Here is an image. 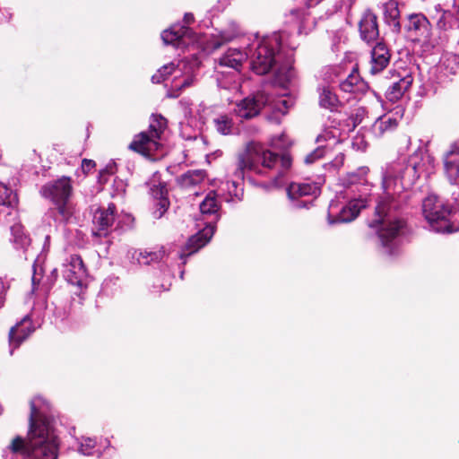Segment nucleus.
I'll return each mask as SVG.
<instances>
[{"label":"nucleus","mask_w":459,"mask_h":459,"mask_svg":"<svg viewBox=\"0 0 459 459\" xmlns=\"http://www.w3.org/2000/svg\"><path fill=\"white\" fill-rule=\"evenodd\" d=\"M408 37L413 40L422 43L427 48L434 47L431 42V25L428 18L422 13H411L408 15L403 24Z\"/></svg>","instance_id":"f8f14e48"},{"label":"nucleus","mask_w":459,"mask_h":459,"mask_svg":"<svg viewBox=\"0 0 459 459\" xmlns=\"http://www.w3.org/2000/svg\"><path fill=\"white\" fill-rule=\"evenodd\" d=\"M73 192L72 178L65 176L48 182L40 189L41 195L49 199L56 205L59 214L66 220L74 212V206L71 201Z\"/></svg>","instance_id":"9d476101"},{"label":"nucleus","mask_w":459,"mask_h":459,"mask_svg":"<svg viewBox=\"0 0 459 459\" xmlns=\"http://www.w3.org/2000/svg\"><path fill=\"white\" fill-rule=\"evenodd\" d=\"M166 126L165 117L160 115H152L148 131L136 134L129 144V149L145 157H154L162 147L160 140Z\"/></svg>","instance_id":"9b49d317"},{"label":"nucleus","mask_w":459,"mask_h":459,"mask_svg":"<svg viewBox=\"0 0 459 459\" xmlns=\"http://www.w3.org/2000/svg\"><path fill=\"white\" fill-rule=\"evenodd\" d=\"M340 89L343 92L351 93L357 98L360 94H364L368 89V83L359 76V73L353 71L349 76L341 82Z\"/></svg>","instance_id":"393cba45"},{"label":"nucleus","mask_w":459,"mask_h":459,"mask_svg":"<svg viewBox=\"0 0 459 459\" xmlns=\"http://www.w3.org/2000/svg\"><path fill=\"white\" fill-rule=\"evenodd\" d=\"M293 105L292 100L288 96L273 98L264 91H258L238 101L234 108L235 114L242 119H251L256 117L262 108H268L273 112V117L270 120L280 121V116H284Z\"/></svg>","instance_id":"6e6552de"},{"label":"nucleus","mask_w":459,"mask_h":459,"mask_svg":"<svg viewBox=\"0 0 459 459\" xmlns=\"http://www.w3.org/2000/svg\"><path fill=\"white\" fill-rule=\"evenodd\" d=\"M161 39L165 45H172L177 48H184L195 41V35L188 27L174 24L162 32Z\"/></svg>","instance_id":"dca6fc26"},{"label":"nucleus","mask_w":459,"mask_h":459,"mask_svg":"<svg viewBox=\"0 0 459 459\" xmlns=\"http://www.w3.org/2000/svg\"><path fill=\"white\" fill-rule=\"evenodd\" d=\"M36 327L30 315L22 317L9 332L10 353L13 354V350L18 348L21 343L26 340L34 331Z\"/></svg>","instance_id":"a211bd4d"},{"label":"nucleus","mask_w":459,"mask_h":459,"mask_svg":"<svg viewBox=\"0 0 459 459\" xmlns=\"http://www.w3.org/2000/svg\"><path fill=\"white\" fill-rule=\"evenodd\" d=\"M255 46H248V52L241 48H229L221 57L219 59V65L221 66H227L236 71H239L243 63L251 59V55L254 53Z\"/></svg>","instance_id":"aec40b11"},{"label":"nucleus","mask_w":459,"mask_h":459,"mask_svg":"<svg viewBox=\"0 0 459 459\" xmlns=\"http://www.w3.org/2000/svg\"><path fill=\"white\" fill-rule=\"evenodd\" d=\"M359 32L361 39L370 43L378 37V27L377 23V16L370 11L364 13L359 22Z\"/></svg>","instance_id":"b1692460"},{"label":"nucleus","mask_w":459,"mask_h":459,"mask_svg":"<svg viewBox=\"0 0 459 459\" xmlns=\"http://www.w3.org/2000/svg\"><path fill=\"white\" fill-rule=\"evenodd\" d=\"M405 143H406V146L408 147L410 144H411V138L410 137H407L405 139Z\"/></svg>","instance_id":"864d4df0"},{"label":"nucleus","mask_w":459,"mask_h":459,"mask_svg":"<svg viewBox=\"0 0 459 459\" xmlns=\"http://www.w3.org/2000/svg\"><path fill=\"white\" fill-rule=\"evenodd\" d=\"M215 225L212 221L208 222L207 225L198 231L195 235L192 236L185 247H178L177 245L171 244L167 247H161L155 251L148 250H134L132 257L136 259L140 264H150L152 263L165 261L166 263L172 264L174 261L180 260V264H186V258L200 248L205 246L212 235L214 234Z\"/></svg>","instance_id":"20e7f679"},{"label":"nucleus","mask_w":459,"mask_h":459,"mask_svg":"<svg viewBox=\"0 0 459 459\" xmlns=\"http://www.w3.org/2000/svg\"><path fill=\"white\" fill-rule=\"evenodd\" d=\"M289 155H281L271 152L261 145L250 144L238 155V160L232 169L234 178L221 182L216 193L225 202L240 201L243 196L241 186L246 170L257 175H265L268 170L280 166L277 176L271 182V186L278 187L282 186L281 178L291 166Z\"/></svg>","instance_id":"7ed1b4c3"},{"label":"nucleus","mask_w":459,"mask_h":459,"mask_svg":"<svg viewBox=\"0 0 459 459\" xmlns=\"http://www.w3.org/2000/svg\"><path fill=\"white\" fill-rule=\"evenodd\" d=\"M322 0H307V4L308 6H314L319 4Z\"/></svg>","instance_id":"8fccbe9b"},{"label":"nucleus","mask_w":459,"mask_h":459,"mask_svg":"<svg viewBox=\"0 0 459 459\" xmlns=\"http://www.w3.org/2000/svg\"><path fill=\"white\" fill-rule=\"evenodd\" d=\"M167 190L165 187H161L160 189V197L157 199L155 203V209L152 212L153 217L155 219H160L164 213L167 212L169 206V201L168 197L166 196Z\"/></svg>","instance_id":"f704fd0d"},{"label":"nucleus","mask_w":459,"mask_h":459,"mask_svg":"<svg viewBox=\"0 0 459 459\" xmlns=\"http://www.w3.org/2000/svg\"><path fill=\"white\" fill-rule=\"evenodd\" d=\"M95 167V162L91 160L84 159L82 161V169L83 173H88Z\"/></svg>","instance_id":"49530a36"},{"label":"nucleus","mask_w":459,"mask_h":459,"mask_svg":"<svg viewBox=\"0 0 459 459\" xmlns=\"http://www.w3.org/2000/svg\"><path fill=\"white\" fill-rule=\"evenodd\" d=\"M346 39V36L343 30H337L334 32V36L333 39V48L336 50L339 49V45L342 42H344Z\"/></svg>","instance_id":"79ce46f5"},{"label":"nucleus","mask_w":459,"mask_h":459,"mask_svg":"<svg viewBox=\"0 0 459 459\" xmlns=\"http://www.w3.org/2000/svg\"><path fill=\"white\" fill-rule=\"evenodd\" d=\"M367 174V169H359L358 173L348 175V187L352 193H359V197H354L346 205L339 207L336 202H332L328 209V223H344L353 221L360 212L362 208L367 206V199L364 197L368 190L366 185L364 176Z\"/></svg>","instance_id":"423d86ee"},{"label":"nucleus","mask_w":459,"mask_h":459,"mask_svg":"<svg viewBox=\"0 0 459 459\" xmlns=\"http://www.w3.org/2000/svg\"><path fill=\"white\" fill-rule=\"evenodd\" d=\"M321 107L333 110L338 107L339 100L329 87H323L319 92Z\"/></svg>","instance_id":"2f4dec72"},{"label":"nucleus","mask_w":459,"mask_h":459,"mask_svg":"<svg viewBox=\"0 0 459 459\" xmlns=\"http://www.w3.org/2000/svg\"><path fill=\"white\" fill-rule=\"evenodd\" d=\"M453 9H454V13L456 17V23H457V26L453 30V33H454V36L458 39V46H459V0H454Z\"/></svg>","instance_id":"37998d69"},{"label":"nucleus","mask_w":459,"mask_h":459,"mask_svg":"<svg viewBox=\"0 0 459 459\" xmlns=\"http://www.w3.org/2000/svg\"><path fill=\"white\" fill-rule=\"evenodd\" d=\"M391 83L385 91V98L391 102L398 101L411 87L413 79L412 76L407 72L403 73L390 72Z\"/></svg>","instance_id":"f3484780"},{"label":"nucleus","mask_w":459,"mask_h":459,"mask_svg":"<svg viewBox=\"0 0 459 459\" xmlns=\"http://www.w3.org/2000/svg\"><path fill=\"white\" fill-rule=\"evenodd\" d=\"M12 242L17 249H26L30 243L29 236L24 232L23 227L16 223L11 227Z\"/></svg>","instance_id":"c756f323"},{"label":"nucleus","mask_w":459,"mask_h":459,"mask_svg":"<svg viewBox=\"0 0 459 459\" xmlns=\"http://www.w3.org/2000/svg\"><path fill=\"white\" fill-rule=\"evenodd\" d=\"M216 131L222 135H229L234 133V123L228 115H220L213 119Z\"/></svg>","instance_id":"7c9ffc66"},{"label":"nucleus","mask_w":459,"mask_h":459,"mask_svg":"<svg viewBox=\"0 0 459 459\" xmlns=\"http://www.w3.org/2000/svg\"><path fill=\"white\" fill-rule=\"evenodd\" d=\"M340 130L335 127L325 128L316 137L318 145L325 146V151L334 144L341 143L339 140Z\"/></svg>","instance_id":"cd10ccee"},{"label":"nucleus","mask_w":459,"mask_h":459,"mask_svg":"<svg viewBox=\"0 0 459 459\" xmlns=\"http://www.w3.org/2000/svg\"><path fill=\"white\" fill-rule=\"evenodd\" d=\"M320 194V186L316 183H291L287 195L296 208H307Z\"/></svg>","instance_id":"ddd939ff"},{"label":"nucleus","mask_w":459,"mask_h":459,"mask_svg":"<svg viewBox=\"0 0 459 459\" xmlns=\"http://www.w3.org/2000/svg\"><path fill=\"white\" fill-rule=\"evenodd\" d=\"M62 273L65 280L71 285L76 286L81 290L86 288L88 273L81 256L77 255H70L63 263Z\"/></svg>","instance_id":"4468645a"},{"label":"nucleus","mask_w":459,"mask_h":459,"mask_svg":"<svg viewBox=\"0 0 459 459\" xmlns=\"http://www.w3.org/2000/svg\"><path fill=\"white\" fill-rule=\"evenodd\" d=\"M344 159H345L344 153L342 152H339L336 154V156L334 157V159L331 160V162H330L331 167H333L334 169L341 168L343 165Z\"/></svg>","instance_id":"c03bdc74"},{"label":"nucleus","mask_w":459,"mask_h":459,"mask_svg":"<svg viewBox=\"0 0 459 459\" xmlns=\"http://www.w3.org/2000/svg\"><path fill=\"white\" fill-rule=\"evenodd\" d=\"M433 169V158L420 148L408 159L399 158L382 169L383 193L377 200V219L371 226L378 228V237L387 255L398 253L401 238L406 231L405 221L395 212L410 201L411 188L420 176L432 173Z\"/></svg>","instance_id":"f257e3e1"},{"label":"nucleus","mask_w":459,"mask_h":459,"mask_svg":"<svg viewBox=\"0 0 459 459\" xmlns=\"http://www.w3.org/2000/svg\"><path fill=\"white\" fill-rule=\"evenodd\" d=\"M459 68V56L454 53H445L442 55L435 71L440 74L437 78L439 82H443L450 75L456 73Z\"/></svg>","instance_id":"5701e85b"},{"label":"nucleus","mask_w":459,"mask_h":459,"mask_svg":"<svg viewBox=\"0 0 459 459\" xmlns=\"http://www.w3.org/2000/svg\"><path fill=\"white\" fill-rule=\"evenodd\" d=\"M205 178L204 170H189L178 178V184L183 188H191L202 183Z\"/></svg>","instance_id":"c85d7f7f"},{"label":"nucleus","mask_w":459,"mask_h":459,"mask_svg":"<svg viewBox=\"0 0 459 459\" xmlns=\"http://www.w3.org/2000/svg\"><path fill=\"white\" fill-rule=\"evenodd\" d=\"M295 77V72L290 65L280 67L276 73L277 82L283 87H286Z\"/></svg>","instance_id":"e433bc0d"},{"label":"nucleus","mask_w":459,"mask_h":459,"mask_svg":"<svg viewBox=\"0 0 459 459\" xmlns=\"http://www.w3.org/2000/svg\"><path fill=\"white\" fill-rule=\"evenodd\" d=\"M194 21V16L192 13H186L184 16V22L186 24H190Z\"/></svg>","instance_id":"09e8293b"},{"label":"nucleus","mask_w":459,"mask_h":459,"mask_svg":"<svg viewBox=\"0 0 459 459\" xmlns=\"http://www.w3.org/2000/svg\"><path fill=\"white\" fill-rule=\"evenodd\" d=\"M288 39L289 34L285 31L256 39L253 42L255 48L251 55V69L260 75L267 74L276 63V49L280 51L285 47L291 50L295 48L294 44ZM277 55H280V52H277Z\"/></svg>","instance_id":"0eeeda50"},{"label":"nucleus","mask_w":459,"mask_h":459,"mask_svg":"<svg viewBox=\"0 0 459 459\" xmlns=\"http://www.w3.org/2000/svg\"><path fill=\"white\" fill-rule=\"evenodd\" d=\"M238 33L239 30L238 24L234 22H230L228 29H225L220 32L221 42L216 43L215 48H219L222 42L232 40L238 35Z\"/></svg>","instance_id":"4c0bfd02"},{"label":"nucleus","mask_w":459,"mask_h":459,"mask_svg":"<svg viewBox=\"0 0 459 459\" xmlns=\"http://www.w3.org/2000/svg\"><path fill=\"white\" fill-rule=\"evenodd\" d=\"M325 154V146L318 145V147L316 150H314L312 152H310L309 154H307L305 157L304 161L306 164H312L316 160L322 158Z\"/></svg>","instance_id":"58836bf2"},{"label":"nucleus","mask_w":459,"mask_h":459,"mask_svg":"<svg viewBox=\"0 0 459 459\" xmlns=\"http://www.w3.org/2000/svg\"><path fill=\"white\" fill-rule=\"evenodd\" d=\"M115 205L109 204L107 209H99L95 212L93 222L98 227L100 235L105 234L104 231L112 226L115 221Z\"/></svg>","instance_id":"a878e982"},{"label":"nucleus","mask_w":459,"mask_h":459,"mask_svg":"<svg viewBox=\"0 0 459 459\" xmlns=\"http://www.w3.org/2000/svg\"><path fill=\"white\" fill-rule=\"evenodd\" d=\"M390 53L384 43H377L371 50L368 72L375 75L382 72L390 62Z\"/></svg>","instance_id":"412c9836"},{"label":"nucleus","mask_w":459,"mask_h":459,"mask_svg":"<svg viewBox=\"0 0 459 459\" xmlns=\"http://www.w3.org/2000/svg\"><path fill=\"white\" fill-rule=\"evenodd\" d=\"M41 280V276L37 273L36 268L34 267V273L32 275V290H34L36 286L39 284Z\"/></svg>","instance_id":"de8ad7c7"},{"label":"nucleus","mask_w":459,"mask_h":459,"mask_svg":"<svg viewBox=\"0 0 459 459\" xmlns=\"http://www.w3.org/2000/svg\"><path fill=\"white\" fill-rule=\"evenodd\" d=\"M453 16L452 13L446 11H442L440 16L437 21V28L442 31H447L451 30L450 37L453 38L458 44V39L454 36L453 30L455 28L452 26Z\"/></svg>","instance_id":"c9c22d12"},{"label":"nucleus","mask_w":459,"mask_h":459,"mask_svg":"<svg viewBox=\"0 0 459 459\" xmlns=\"http://www.w3.org/2000/svg\"><path fill=\"white\" fill-rule=\"evenodd\" d=\"M49 403L42 397L30 402L28 439L17 436L4 450V459H57L59 438L48 415Z\"/></svg>","instance_id":"f03ea898"},{"label":"nucleus","mask_w":459,"mask_h":459,"mask_svg":"<svg viewBox=\"0 0 459 459\" xmlns=\"http://www.w3.org/2000/svg\"><path fill=\"white\" fill-rule=\"evenodd\" d=\"M422 213L432 230L439 233H451L459 230L452 221L454 214L438 196L429 195L422 201Z\"/></svg>","instance_id":"1a4fd4ad"},{"label":"nucleus","mask_w":459,"mask_h":459,"mask_svg":"<svg viewBox=\"0 0 459 459\" xmlns=\"http://www.w3.org/2000/svg\"><path fill=\"white\" fill-rule=\"evenodd\" d=\"M200 67V61L195 56L190 58H185L178 62L175 65L170 63L160 67L156 74L152 76L154 83H160L169 75L174 74L170 87L168 89L166 96L176 99L186 89L194 86L197 81V72Z\"/></svg>","instance_id":"39448f33"},{"label":"nucleus","mask_w":459,"mask_h":459,"mask_svg":"<svg viewBox=\"0 0 459 459\" xmlns=\"http://www.w3.org/2000/svg\"><path fill=\"white\" fill-rule=\"evenodd\" d=\"M17 204L16 193L7 185L0 182V205L14 207Z\"/></svg>","instance_id":"72a5a7b5"},{"label":"nucleus","mask_w":459,"mask_h":459,"mask_svg":"<svg viewBox=\"0 0 459 459\" xmlns=\"http://www.w3.org/2000/svg\"><path fill=\"white\" fill-rule=\"evenodd\" d=\"M286 135L284 134H281L278 136H274L271 140V145L274 148H285L288 143L285 142Z\"/></svg>","instance_id":"a19ab883"},{"label":"nucleus","mask_w":459,"mask_h":459,"mask_svg":"<svg viewBox=\"0 0 459 459\" xmlns=\"http://www.w3.org/2000/svg\"><path fill=\"white\" fill-rule=\"evenodd\" d=\"M7 289L6 283L0 279V309L4 307Z\"/></svg>","instance_id":"a18cd8bd"},{"label":"nucleus","mask_w":459,"mask_h":459,"mask_svg":"<svg viewBox=\"0 0 459 459\" xmlns=\"http://www.w3.org/2000/svg\"><path fill=\"white\" fill-rule=\"evenodd\" d=\"M299 33H303V32H304V33H306V34L307 33V30H305V28H304V25H303V24H302V25H300V27H299Z\"/></svg>","instance_id":"603ef678"},{"label":"nucleus","mask_w":459,"mask_h":459,"mask_svg":"<svg viewBox=\"0 0 459 459\" xmlns=\"http://www.w3.org/2000/svg\"><path fill=\"white\" fill-rule=\"evenodd\" d=\"M366 108L363 107H359L354 110V113L351 114V120L353 121V126L360 124L366 115Z\"/></svg>","instance_id":"ea45409f"},{"label":"nucleus","mask_w":459,"mask_h":459,"mask_svg":"<svg viewBox=\"0 0 459 459\" xmlns=\"http://www.w3.org/2000/svg\"><path fill=\"white\" fill-rule=\"evenodd\" d=\"M403 113L399 109L394 114L388 113L379 117L372 126L373 134L380 137L385 133L393 132L399 124V120L402 118Z\"/></svg>","instance_id":"4be33fe9"},{"label":"nucleus","mask_w":459,"mask_h":459,"mask_svg":"<svg viewBox=\"0 0 459 459\" xmlns=\"http://www.w3.org/2000/svg\"><path fill=\"white\" fill-rule=\"evenodd\" d=\"M76 451L85 456L97 455L100 457L106 454L111 456L112 454L109 451L115 450L108 438H100L98 441L96 438L82 436L76 438Z\"/></svg>","instance_id":"2eb2a0df"},{"label":"nucleus","mask_w":459,"mask_h":459,"mask_svg":"<svg viewBox=\"0 0 459 459\" xmlns=\"http://www.w3.org/2000/svg\"><path fill=\"white\" fill-rule=\"evenodd\" d=\"M453 195H454V200H455V204H456V205H457V207L459 209V192L458 193H454Z\"/></svg>","instance_id":"3c124183"},{"label":"nucleus","mask_w":459,"mask_h":459,"mask_svg":"<svg viewBox=\"0 0 459 459\" xmlns=\"http://www.w3.org/2000/svg\"><path fill=\"white\" fill-rule=\"evenodd\" d=\"M400 11L398 8V3L394 0L388 1L384 5V19L385 22L395 31H399L401 30L400 23Z\"/></svg>","instance_id":"bb28decb"},{"label":"nucleus","mask_w":459,"mask_h":459,"mask_svg":"<svg viewBox=\"0 0 459 459\" xmlns=\"http://www.w3.org/2000/svg\"><path fill=\"white\" fill-rule=\"evenodd\" d=\"M219 196L215 191H211L204 200L200 204V211L203 215L216 214L219 211V204L216 197Z\"/></svg>","instance_id":"473e14b6"},{"label":"nucleus","mask_w":459,"mask_h":459,"mask_svg":"<svg viewBox=\"0 0 459 459\" xmlns=\"http://www.w3.org/2000/svg\"><path fill=\"white\" fill-rule=\"evenodd\" d=\"M184 271L180 272V278L183 279Z\"/></svg>","instance_id":"5fc2aeb1"},{"label":"nucleus","mask_w":459,"mask_h":459,"mask_svg":"<svg viewBox=\"0 0 459 459\" xmlns=\"http://www.w3.org/2000/svg\"><path fill=\"white\" fill-rule=\"evenodd\" d=\"M443 163L448 180L452 184H459V139L444 153Z\"/></svg>","instance_id":"6ab92c4d"}]
</instances>
